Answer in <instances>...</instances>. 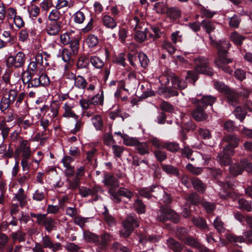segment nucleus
Listing matches in <instances>:
<instances>
[{
    "label": "nucleus",
    "mask_w": 252,
    "mask_h": 252,
    "mask_svg": "<svg viewBox=\"0 0 252 252\" xmlns=\"http://www.w3.org/2000/svg\"><path fill=\"white\" fill-rule=\"evenodd\" d=\"M108 192L111 195L112 200L116 203H119L121 201L120 196H123L129 199L133 196V193L131 191L124 188H120L117 192L113 189H110Z\"/></svg>",
    "instance_id": "12"
},
{
    "label": "nucleus",
    "mask_w": 252,
    "mask_h": 252,
    "mask_svg": "<svg viewBox=\"0 0 252 252\" xmlns=\"http://www.w3.org/2000/svg\"><path fill=\"white\" fill-rule=\"evenodd\" d=\"M194 63V70L187 71L186 76L187 79H189V81L192 82L194 84L198 79V74H205L209 76L213 75V69L210 67L208 59L204 57H198L193 60Z\"/></svg>",
    "instance_id": "2"
},
{
    "label": "nucleus",
    "mask_w": 252,
    "mask_h": 252,
    "mask_svg": "<svg viewBox=\"0 0 252 252\" xmlns=\"http://www.w3.org/2000/svg\"><path fill=\"white\" fill-rule=\"evenodd\" d=\"M210 39L212 45L218 49V58L215 61L216 65L224 72L231 74L233 70L228 65L232 62V60L227 58V49L230 47V44L227 40L216 41L212 39L210 35Z\"/></svg>",
    "instance_id": "1"
},
{
    "label": "nucleus",
    "mask_w": 252,
    "mask_h": 252,
    "mask_svg": "<svg viewBox=\"0 0 252 252\" xmlns=\"http://www.w3.org/2000/svg\"><path fill=\"white\" fill-rule=\"evenodd\" d=\"M191 183L194 189L197 191L203 193L206 189L205 185L197 178L194 177L191 179Z\"/></svg>",
    "instance_id": "31"
},
{
    "label": "nucleus",
    "mask_w": 252,
    "mask_h": 252,
    "mask_svg": "<svg viewBox=\"0 0 252 252\" xmlns=\"http://www.w3.org/2000/svg\"><path fill=\"white\" fill-rule=\"evenodd\" d=\"M21 153L22 157H31L32 155V151L31 149L30 142L27 140H22L20 142L19 147L15 150V154L19 156Z\"/></svg>",
    "instance_id": "14"
},
{
    "label": "nucleus",
    "mask_w": 252,
    "mask_h": 252,
    "mask_svg": "<svg viewBox=\"0 0 252 252\" xmlns=\"http://www.w3.org/2000/svg\"><path fill=\"white\" fill-rule=\"evenodd\" d=\"M129 23L130 26L133 29V30L142 29V25H143L141 19H140L137 16H133L129 20Z\"/></svg>",
    "instance_id": "39"
},
{
    "label": "nucleus",
    "mask_w": 252,
    "mask_h": 252,
    "mask_svg": "<svg viewBox=\"0 0 252 252\" xmlns=\"http://www.w3.org/2000/svg\"><path fill=\"white\" fill-rule=\"evenodd\" d=\"M40 110L47 117L54 119L58 115L59 106L57 103H52L49 106L44 105Z\"/></svg>",
    "instance_id": "15"
},
{
    "label": "nucleus",
    "mask_w": 252,
    "mask_h": 252,
    "mask_svg": "<svg viewBox=\"0 0 252 252\" xmlns=\"http://www.w3.org/2000/svg\"><path fill=\"white\" fill-rule=\"evenodd\" d=\"M6 8L3 2L0 1V30H1L5 25L4 22L5 19Z\"/></svg>",
    "instance_id": "49"
},
{
    "label": "nucleus",
    "mask_w": 252,
    "mask_h": 252,
    "mask_svg": "<svg viewBox=\"0 0 252 252\" xmlns=\"http://www.w3.org/2000/svg\"><path fill=\"white\" fill-rule=\"evenodd\" d=\"M170 80L173 89L170 87L162 86L158 90V93L164 97L168 98L172 96H177L178 92L177 89L182 90L187 86V82L184 80H180L176 76L171 77Z\"/></svg>",
    "instance_id": "5"
},
{
    "label": "nucleus",
    "mask_w": 252,
    "mask_h": 252,
    "mask_svg": "<svg viewBox=\"0 0 252 252\" xmlns=\"http://www.w3.org/2000/svg\"><path fill=\"white\" fill-rule=\"evenodd\" d=\"M215 88L219 92L226 94L229 90L227 86L221 82L215 81L214 82Z\"/></svg>",
    "instance_id": "59"
},
{
    "label": "nucleus",
    "mask_w": 252,
    "mask_h": 252,
    "mask_svg": "<svg viewBox=\"0 0 252 252\" xmlns=\"http://www.w3.org/2000/svg\"><path fill=\"white\" fill-rule=\"evenodd\" d=\"M214 226L217 231L220 233H223L225 231L224 223L220 217H217L214 221Z\"/></svg>",
    "instance_id": "48"
},
{
    "label": "nucleus",
    "mask_w": 252,
    "mask_h": 252,
    "mask_svg": "<svg viewBox=\"0 0 252 252\" xmlns=\"http://www.w3.org/2000/svg\"><path fill=\"white\" fill-rule=\"evenodd\" d=\"M17 124L20 128L25 130L31 127L34 125V121L32 117H29L25 118V117L21 116L17 120Z\"/></svg>",
    "instance_id": "19"
},
{
    "label": "nucleus",
    "mask_w": 252,
    "mask_h": 252,
    "mask_svg": "<svg viewBox=\"0 0 252 252\" xmlns=\"http://www.w3.org/2000/svg\"><path fill=\"white\" fill-rule=\"evenodd\" d=\"M195 109L192 112L191 115L193 118L197 121H203L207 119V114L204 113L203 108L202 107H199L198 105Z\"/></svg>",
    "instance_id": "21"
},
{
    "label": "nucleus",
    "mask_w": 252,
    "mask_h": 252,
    "mask_svg": "<svg viewBox=\"0 0 252 252\" xmlns=\"http://www.w3.org/2000/svg\"><path fill=\"white\" fill-rule=\"evenodd\" d=\"M110 239V236L107 234H104L101 236L98 241L96 242V244L98 245L100 249H104L107 245Z\"/></svg>",
    "instance_id": "50"
},
{
    "label": "nucleus",
    "mask_w": 252,
    "mask_h": 252,
    "mask_svg": "<svg viewBox=\"0 0 252 252\" xmlns=\"http://www.w3.org/2000/svg\"><path fill=\"white\" fill-rule=\"evenodd\" d=\"M230 173L234 176L241 174L244 170L252 172V164L247 159L241 160L239 164H235L229 168Z\"/></svg>",
    "instance_id": "10"
},
{
    "label": "nucleus",
    "mask_w": 252,
    "mask_h": 252,
    "mask_svg": "<svg viewBox=\"0 0 252 252\" xmlns=\"http://www.w3.org/2000/svg\"><path fill=\"white\" fill-rule=\"evenodd\" d=\"M138 58L141 66L143 68H146L149 63L146 55L144 53L140 52L138 54Z\"/></svg>",
    "instance_id": "57"
},
{
    "label": "nucleus",
    "mask_w": 252,
    "mask_h": 252,
    "mask_svg": "<svg viewBox=\"0 0 252 252\" xmlns=\"http://www.w3.org/2000/svg\"><path fill=\"white\" fill-rule=\"evenodd\" d=\"M123 228L120 231V234L125 238L128 237L135 227H138L139 223L133 215H127L126 219L123 221Z\"/></svg>",
    "instance_id": "7"
},
{
    "label": "nucleus",
    "mask_w": 252,
    "mask_h": 252,
    "mask_svg": "<svg viewBox=\"0 0 252 252\" xmlns=\"http://www.w3.org/2000/svg\"><path fill=\"white\" fill-rule=\"evenodd\" d=\"M63 27V22H49L45 30L49 35L56 36L59 34Z\"/></svg>",
    "instance_id": "16"
},
{
    "label": "nucleus",
    "mask_w": 252,
    "mask_h": 252,
    "mask_svg": "<svg viewBox=\"0 0 252 252\" xmlns=\"http://www.w3.org/2000/svg\"><path fill=\"white\" fill-rule=\"evenodd\" d=\"M184 243L190 246L196 248L198 250L197 252H209L208 250L200 244L194 238L191 237H187L184 239Z\"/></svg>",
    "instance_id": "20"
},
{
    "label": "nucleus",
    "mask_w": 252,
    "mask_h": 252,
    "mask_svg": "<svg viewBox=\"0 0 252 252\" xmlns=\"http://www.w3.org/2000/svg\"><path fill=\"white\" fill-rule=\"evenodd\" d=\"M89 58L86 56H82L78 60L77 66L79 68H84L89 64Z\"/></svg>",
    "instance_id": "52"
},
{
    "label": "nucleus",
    "mask_w": 252,
    "mask_h": 252,
    "mask_svg": "<svg viewBox=\"0 0 252 252\" xmlns=\"http://www.w3.org/2000/svg\"><path fill=\"white\" fill-rule=\"evenodd\" d=\"M161 169L168 174L178 176L179 173L178 169L176 167L171 165L162 164Z\"/></svg>",
    "instance_id": "36"
},
{
    "label": "nucleus",
    "mask_w": 252,
    "mask_h": 252,
    "mask_svg": "<svg viewBox=\"0 0 252 252\" xmlns=\"http://www.w3.org/2000/svg\"><path fill=\"white\" fill-rule=\"evenodd\" d=\"M229 38L230 41L233 42L234 44L241 46L246 38L243 35L235 31L231 33Z\"/></svg>",
    "instance_id": "29"
},
{
    "label": "nucleus",
    "mask_w": 252,
    "mask_h": 252,
    "mask_svg": "<svg viewBox=\"0 0 252 252\" xmlns=\"http://www.w3.org/2000/svg\"><path fill=\"white\" fill-rule=\"evenodd\" d=\"M155 188L158 190L157 193H155L153 196L158 198L159 197L160 195H162L163 197L161 198V200H162L163 202L168 204L172 202V198L168 193L164 191L162 188L158 187H155Z\"/></svg>",
    "instance_id": "27"
},
{
    "label": "nucleus",
    "mask_w": 252,
    "mask_h": 252,
    "mask_svg": "<svg viewBox=\"0 0 252 252\" xmlns=\"http://www.w3.org/2000/svg\"><path fill=\"white\" fill-rule=\"evenodd\" d=\"M238 208L241 210H245L248 212H251L252 210V203L245 199H240L238 200Z\"/></svg>",
    "instance_id": "34"
},
{
    "label": "nucleus",
    "mask_w": 252,
    "mask_h": 252,
    "mask_svg": "<svg viewBox=\"0 0 252 252\" xmlns=\"http://www.w3.org/2000/svg\"><path fill=\"white\" fill-rule=\"evenodd\" d=\"M167 14L171 18L176 19L180 16L181 12L178 8L171 7L168 9Z\"/></svg>",
    "instance_id": "55"
},
{
    "label": "nucleus",
    "mask_w": 252,
    "mask_h": 252,
    "mask_svg": "<svg viewBox=\"0 0 252 252\" xmlns=\"http://www.w3.org/2000/svg\"><path fill=\"white\" fill-rule=\"evenodd\" d=\"M10 127L8 126L5 120L0 121V131L3 140H5L8 136Z\"/></svg>",
    "instance_id": "40"
},
{
    "label": "nucleus",
    "mask_w": 252,
    "mask_h": 252,
    "mask_svg": "<svg viewBox=\"0 0 252 252\" xmlns=\"http://www.w3.org/2000/svg\"><path fill=\"white\" fill-rule=\"evenodd\" d=\"M193 224L197 227L205 229L208 228L206 221L202 218L196 217L193 218L192 220Z\"/></svg>",
    "instance_id": "43"
},
{
    "label": "nucleus",
    "mask_w": 252,
    "mask_h": 252,
    "mask_svg": "<svg viewBox=\"0 0 252 252\" xmlns=\"http://www.w3.org/2000/svg\"><path fill=\"white\" fill-rule=\"evenodd\" d=\"M27 58L22 52H18L15 56H10L7 59V64L9 66L16 68H21L25 64Z\"/></svg>",
    "instance_id": "11"
},
{
    "label": "nucleus",
    "mask_w": 252,
    "mask_h": 252,
    "mask_svg": "<svg viewBox=\"0 0 252 252\" xmlns=\"http://www.w3.org/2000/svg\"><path fill=\"white\" fill-rule=\"evenodd\" d=\"M70 45V50L72 53V54L74 55V56H76L79 51V41L78 39L74 38L71 41V42L69 43Z\"/></svg>",
    "instance_id": "51"
},
{
    "label": "nucleus",
    "mask_w": 252,
    "mask_h": 252,
    "mask_svg": "<svg viewBox=\"0 0 252 252\" xmlns=\"http://www.w3.org/2000/svg\"><path fill=\"white\" fill-rule=\"evenodd\" d=\"M74 38L72 33L67 32L62 34L60 36V42L64 45L69 44Z\"/></svg>",
    "instance_id": "42"
},
{
    "label": "nucleus",
    "mask_w": 252,
    "mask_h": 252,
    "mask_svg": "<svg viewBox=\"0 0 252 252\" xmlns=\"http://www.w3.org/2000/svg\"><path fill=\"white\" fill-rule=\"evenodd\" d=\"M14 199L19 202L21 207H25L27 205V196L25 193V191L23 188H20L17 192L15 194Z\"/></svg>",
    "instance_id": "24"
},
{
    "label": "nucleus",
    "mask_w": 252,
    "mask_h": 252,
    "mask_svg": "<svg viewBox=\"0 0 252 252\" xmlns=\"http://www.w3.org/2000/svg\"><path fill=\"white\" fill-rule=\"evenodd\" d=\"M86 43L90 48H93L98 44L99 40L96 36L90 34L86 38Z\"/></svg>",
    "instance_id": "45"
},
{
    "label": "nucleus",
    "mask_w": 252,
    "mask_h": 252,
    "mask_svg": "<svg viewBox=\"0 0 252 252\" xmlns=\"http://www.w3.org/2000/svg\"><path fill=\"white\" fill-rule=\"evenodd\" d=\"M226 239L231 243L245 242V238L243 236H238L234 234H228Z\"/></svg>",
    "instance_id": "54"
},
{
    "label": "nucleus",
    "mask_w": 252,
    "mask_h": 252,
    "mask_svg": "<svg viewBox=\"0 0 252 252\" xmlns=\"http://www.w3.org/2000/svg\"><path fill=\"white\" fill-rule=\"evenodd\" d=\"M22 81L29 88L47 86L50 84V80L47 74L40 72H28L27 75H23Z\"/></svg>",
    "instance_id": "3"
},
{
    "label": "nucleus",
    "mask_w": 252,
    "mask_h": 252,
    "mask_svg": "<svg viewBox=\"0 0 252 252\" xmlns=\"http://www.w3.org/2000/svg\"><path fill=\"white\" fill-rule=\"evenodd\" d=\"M59 10L55 7L49 13L48 18L50 22H63L60 20L62 14Z\"/></svg>",
    "instance_id": "33"
},
{
    "label": "nucleus",
    "mask_w": 252,
    "mask_h": 252,
    "mask_svg": "<svg viewBox=\"0 0 252 252\" xmlns=\"http://www.w3.org/2000/svg\"><path fill=\"white\" fill-rule=\"evenodd\" d=\"M203 28L206 30V32L210 34V32L213 31L215 29V25L214 23L210 21L203 20L201 22Z\"/></svg>",
    "instance_id": "53"
},
{
    "label": "nucleus",
    "mask_w": 252,
    "mask_h": 252,
    "mask_svg": "<svg viewBox=\"0 0 252 252\" xmlns=\"http://www.w3.org/2000/svg\"><path fill=\"white\" fill-rule=\"evenodd\" d=\"M91 121L94 126L95 127L96 130H102L104 124L101 115L97 114L94 116Z\"/></svg>",
    "instance_id": "30"
},
{
    "label": "nucleus",
    "mask_w": 252,
    "mask_h": 252,
    "mask_svg": "<svg viewBox=\"0 0 252 252\" xmlns=\"http://www.w3.org/2000/svg\"><path fill=\"white\" fill-rule=\"evenodd\" d=\"M57 56L58 58H61L64 62H67L72 60V57L74 56V55L72 54L70 49L63 48L59 50Z\"/></svg>",
    "instance_id": "26"
},
{
    "label": "nucleus",
    "mask_w": 252,
    "mask_h": 252,
    "mask_svg": "<svg viewBox=\"0 0 252 252\" xmlns=\"http://www.w3.org/2000/svg\"><path fill=\"white\" fill-rule=\"evenodd\" d=\"M224 138L228 144L223 148V153L218 155V159L220 164L225 165L229 164V157L233 155V149L238 145L239 139L233 135H228Z\"/></svg>",
    "instance_id": "4"
},
{
    "label": "nucleus",
    "mask_w": 252,
    "mask_h": 252,
    "mask_svg": "<svg viewBox=\"0 0 252 252\" xmlns=\"http://www.w3.org/2000/svg\"><path fill=\"white\" fill-rule=\"evenodd\" d=\"M87 82L86 80L81 75H77L74 81V85L76 88L84 89L87 86Z\"/></svg>",
    "instance_id": "37"
},
{
    "label": "nucleus",
    "mask_w": 252,
    "mask_h": 252,
    "mask_svg": "<svg viewBox=\"0 0 252 252\" xmlns=\"http://www.w3.org/2000/svg\"><path fill=\"white\" fill-rule=\"evenodd\" d=\"M167 244L168 247L174 252H180L182 250L180 244L172 238H169L167 240Z\"/></svg>",
    "instance_id": "41"
},
{
    "label": "nucleus",
    "mask_w": 252,
    "mask_h": 252,
    "mask_svg": "<svg viewBox=\"0 0 252 252\" xmlns=\"http://www.w3.org/2000/svg\"><path fill=\"white\" fill-rule=\"evenodd\" d=\"M187 169L191 173L194 175H199L202 172L201 167H194L192 164L189 163L186 165Z\"/></svg>",
    "instance_id": "63"
},
{
    "label": "nucleus",
    "mask_w": 252,
    "mask_h": 252,
    "mask_svg": "<svg viewBox=\"0 0 252 252\" xmlns=\"http://www.w3.org/2000/svg\"><path fill=\"white\" fill-rule=\"evenodd\" d=\"M90 61L92 65L97 69H100L104 65V62L99 57L96 56H92L90 58Z\"/></svg>",
    "instance_id": "35"
},
{
    "label": "nucleus",
    "mask_w": 252,
    "mask_h": 252,
    "mask_svg": "<svg viewBox=\"0 0 252 252\" xmlns=\"http://www.w3.org/2000/svg\"><path fill=\"white\" fill-rule=\"evenodd\" d=\"M216 101V98L212 95H203L202 98L198 100L196 98L191 99L192 103L198 105L199 107L205 108L208 105L212 106Z\"/></svg>",
    "instance_id": "17"
},
{
    "label": "nucleus",
    "mask_w": 252,
    "mask_h": 252,
    "mask_svg": "<svg viewBox=\"0 0 252 252\" xmlns=\"http://www.w3.org/2000/svg\"><path fill=\"white\" fill-rule=\"evenodd\" d=\"M104 101L103 92L88 98H81L79 100V104L83 110L91 108V105H103Z\"/></svg>",
    "instance_id": "6"
},
{
    "label": "nucleus",
    "mask_w": 252,
    "mask_h": 252,
    "mask_svg": "<svg viewBox=\"0 0 252 252\" xmlns=\"http://www.w3.org/2000/svg\"><path fill=\"white\" fill-rule=\"evenodd\" d=\"M101 22L104 26L111 30L114 29L117 26V22L114 18L107 14L102 15Z\"/></svg>",
    "instance_id": "22"
},
{
    "label": "nucleus",
    "mask_w": 252,
    "mask_h": 252,
    "mask_svg": "<svg viewBox=\"0 0 252 252\" xmlns=\"http://www.w3.org/2000/svg\"><path fill=\"white\" fill-rule=\"evenodd\" d=\"M74 106V103L72 100L64 103L63 106V108L64 110L63 117L65 118H71L74 119H77L79 117L78 115L72 110Z\"/></svg>",
    "instance_id": "18"
},
{
    "label": "nucleus",
    "mask_w": 252,
    "mask_h": 252,
    "mask_svg": "<svg viewBox=\"0 0 252 252\" xmlns=\"http://www.w3.org/2000/svg\"><path fill=\"white\" fill-rule=\"evenodd\" d=\"M17 94L18 91L15 89H11L3 94L0 102V109L2 112L5 111L16 101Z\"/></svg>",
    "instance_id": "9"
},
{
    "label": "nucleus",
    "mask_w": 252,
    "mask_h": 252,
    "mask_svg": "<svg viewBox=\"0 0 252 252\" xmlns=\"http://www.w3.org/2000/svg\"><path fill=\"white\" fill-rule=\"evenodd\" d=\"M155 186H152L150 188H143L139 190V194L144 197L150 198L152 196L151 192L157 193V189L155 188Z\"/></svg>",
    "instance_id": "38"
},
{
    "label": "nucleus",
    "mask_w": 252,
    "mask_h": 252,
    "mask_svg": "<svg viewBox=\"0 0 252 252\" xmlns=\"http://www.w3.org/2000/svg\"><path fill=\"white\" fill-rule=\"evenodd\" d=\"M138 237L139 243L143 244H145L147 240L155 243L158 241L160 239L159 236L158 235H150L148 236V238H146L143 235L139 234Z\"/></svg>",
    "instance_id": "44"
},
{
    "label": "nucleus",
    "mask_w": 252,
    "mask_h": 252,
    "mask_svg": "<svg viewBox=\"0 0 252 252\" xmlns=\"http://www.w3.org/2000/svg\"><path fill=\"white\" fill-rule=\"evenodd\" d=\"M38 224L45 227V229L50 232L55 227V221L51 218H47L46 214L36 215Z\"/></svg>",
    "instance_id": "13"
},
{
    "label": "nucleus",
    "mask_w": 252,
    "mask_h": 252,
    "mask_svg": "<svg viewBox=\"0 0 252 252\" xmlns=\"http://www.w3.org/2000/svg\"><path fill=\"white\" fill-rule=\"evenodd\" d=\"M45 193L40 189H36L32 195V198L36 201H41L45 198Z\"/></svg>",
    "instance_id": "60"
},
{
    "label": "nucleus",
    "mask_w": 252,
    "mask_h": 252,
    "mask_svg": "<svg viewBox=\"0 0 252 252\" xmlns=\"http://www.w3.org/2000/svg\"><path fill=\"white\" fill-rule=\"evenodd\" d=\"M103 182L106 186L109 187L110 189H113L119 186L118 180L113 175L108 173L104 175Z\"/></svg>",
    "instance_id": "23"
},
{
    "label": "nucleus",
    "mask_w": 252,
    "mask_h": 252,
    "mask_svg": "<svg viewBox=\"0 0 252 252\" xmlns=\"http://www.w3.org/2000/svg\"><path fill=\"white\" fill-rule=\"evenodd\" d=\"M83 237L87 242H94L96 244L98 241V236L89 231L85 232L83 234Z\"/></svg>",
    "instance_id": "47"
},
{
    "label": "nucleus",
    "mask_w": 252,
    "mask_h": 252,
    "mask_svg": "<svg viewBox=\"0 0 252 252\" xmlns=\"http://www.w3.org/2000/svg\"><path fill=\"white\" fill-rule=\"evenodd\" d=\"M134 207L136 211L139 214H143L145 211V205L139 199H137L134 204Z\"/></svg>",
    "instance_id": "61"
},
{
    "label": "nucleus",
    "mask_w": 252,
    "mask_h": 252,
    "mask_svg": "<svg viewBox=\"0 0 252 252\" xmlns=\"http://www.w3.org/2000/svg\"><path fill=\"white\" fill-rule=\"evenodd\" d=\"M97 191L96 188L93 189L82 188L80 189V193L82 196L86 197L88 195L94 194Z\"/></svg>",
    "instance_id": "62"
},
{
    "label": "nucleus",
    "mask_w": 252,
    "mask_h": 252,
    "mask_svg": "<svg viewBox=\"0 0 252 252\" xmlns=\"http://www.w3.org/2000/svg\"><path fill=\"white\" fill-rule=\"evenodd\" d=\"M162 47L167 51L170 54H173L176 51L175 47L169 41H164L162 44Z\"/></svg>",
    "instance_id": "58"
},
{
    "label": "nucleus",
    "mask_w": 252,
    "mask_h": 252,
    "mask_svg": "<svg viewBox=\"0 0 252 252\" xmlns=\"http://www.w3.org/2000/svg\"><path fill=\"white\" fill-rule=\"evenodd\" d=\"M135 149L141 155L149 154L150 153L149 146L146 142H141L139 140L137 141Z\"/></svg>",
    "instance_id": "28"
},
{
    "label": "nucleus",
    "mask_w": 252,
    "mask_h": 252,
    "mask_svg": "<svg viewBox=\"0 0 252 252\" xmlns=\"http://www.w3.org/2000/svg\"><path fill=\"white\" fill-rule=\"evenodd\" d=\"M227 96L228 102L233 105H234L237 102L238 94L234 91L229 90L225 94Z\"/></svg>",
    "instance_id": "46"
},
{
    "label": "nucleus",
    "mask_w": 252,
    "mask_h": 252,
    "mask_svg": "<svg viewBox=\"0 0 252 252\" xmlns=\"http://www.w3.org/2000/svg\"><path fill=\"white\" fill-rule=\"evenodd\" d=\"M235 181L233 178L230 179L228 178L226 180V183H224L218 181V184L220 186V187L222 188L223 192L225 193V194H220V196L221 198H225L226 195L228 194L227 190L226 187L229 188L233 189L235 185Z\"/></svg>",
    "instance_id": "25"
},
{
    "label": "nucleus",
    "mask_w": 252,
    "mask_h": 252,
    "mask_svg": "<svg viewBox=\"0 0 252 252\" xmlns=\"http://www.w3.org/2000/svg\"><path fill=\"white\" fill-rule=\"evenodd\" d=\"M234 113L236 117L242 121L245 118L246 111L241 107H237L234 111Z\"/></svg>",
    "instance_id": "56"
},
{
    "label": "nucleus",
    "mask_w": 252,
    "mask_h": 252,
    "mask_svg": "<svg viewBox=\"0 0 252 252\" xmlns=\"http://www.w3.org/2000/svg\"><path fill=\"white\" fill-rule=\"evenodd\" d=\"M157 219L159 221L170 220L177 223L180 220V217L174 211L168 208L161 207L158 212Z\"/></svg>",
    "instance_id": "8"
},
{
    "label": "nucleus",
    "mask_w": 252,
    "mask_h": 252,
    "mask_svg": "<svg viewBox=\"0 0 252 252\" xmlns=\"http://www.w3.org/2000/svg\"><path fill=\"white\" fill-rule=\"evenodd\" d=\"M72 18L75 23L82 24L85 21L86 16L84 12L82 10H79L73 15Z\"/></svg>",
    "instance_id": "32"
},
{
    "label": "nucleus",
    "mask_w": 252,
    "mask_h": 252,
    "mask_svg": "<svg viewBox=\"0 0 252 252\" xmlns=\"http://www.w3.org/2000/svg\"><path fill=\"white\" fill-rule=\"evenodd\" d=\"M41 8L46 12L53 6L52 0H43L40 4Z\"/></svg>",
    "instance_id": "64"
}]
</instances>
